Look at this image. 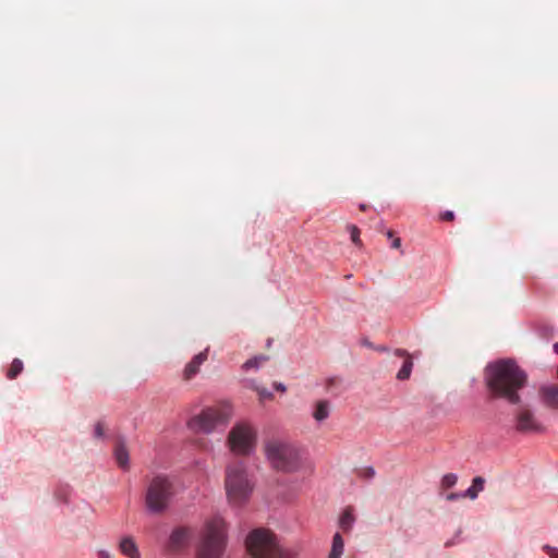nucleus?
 Returning a JSON list of instances; mask_svg holds the SVG:
<instances>
[{
	"instance_id": "b1692460",
	"label": "nucleus",
	"mask_w": 558,
	"mask_h": 558,
	"mask_svg": "<svg viewBox=\"0 0 558 558\" xmlns=\"http://www.w3.org/2000/svg\"><path fill=\"white\" fill-rule=\"evenodd\" d=\"M251 388L254 389L258 393L260 401L271 400L274 398L272 392H270L268 389H266L264 387L252 385Z\"/></svg>"
},
{
	"instance_id": "1a4fd4ad",
	"label": "nucleus",
	"mask_w": 558,
	"mask_h": 558,
	"mask_svg": "<svg viewBox=\"0 0 558 558\" xmlns=\"http://www.w3.org/2000/svg\"><path fill=\"white\" fill-rule=\"evenodd\" d=\"M514 427L519 433H542L544 426L527 405L520 407L514 414Z\"/></svg>"
},
{
	"instance_id": "dca6fc26",
	"label": "nucleus",
	"mask_w": 558,
	"mask_h": 558,
	"mask_svg": "<svg viewBox=\"0 0 558 558\" xmlns=\"http://www.w3.org/2000/svg\"><path fill=\"white\" fill-rule=\"evenodd\" d=\"M399 353H404L405 351H398ZM400 357L403 360L402 367L397 374V378L400 380L408 379L410 377L412 366H413V357L411 355L400 354Z\"/></svg>"
},
{
	"instance_id": "f8f14e48",
	"label": "nucleus",
	"mask_w": 558,
	"mask_h": 558,
	"mask_svg": "<svg viewBox=\"0 0 558 558\" xmlns=\"http://www.w3.org/2000/svg\"><path fill=\"white\" fill-rule=\"evenodd\" d=\"M207 351H202L195 355L184 368V379L190 380L193 376H195L198 373L201 365L207 361Z\"/></svg>"
},
{
	"instance_id": "6ab92c4d",
	"label": "nucleus",
	"mask_w": 558,
	"mask_h": 558,
	"mask_svg": "<svg viewBox=\"0 0 558 558\" xmlns=\"http://www.w3.org/2000/svg\"><path fill=\"white\" fill-rule=\"evenodd\" d=\"M344 549V543L339 533H336L332 538V546L329 558H341Z\"/></svg>"
},
{
	"instance_id": "c756f323",
	"label": "nucleus",
	"mask_w": 558,
	"mask_h": 558,
	"mask_svg": "<svg viewBox=\"0 0 558 558\" xmlns=\"http://www.w3.org/2000/svg\"><path fill=\"white\" fill-rule=\"evenodd\" d=\"M374 474H375V471H374L372 468H369V469H367V470H366V475H367L368 477L374 476Z\"/></svg>"
},
{
	"instance_id": "4be33fe9",
	"label": "nucleus",
	"mask_w": 558,
	"mask_h": 558,
	"mask_svg": "<svg viewBox=\"0 0 558 558\" xmlns=\"http://www.w3.org/2000/svg\"><path fill=\"white\" fill-rule=\"evenodd\" d=\"M23 371V362L19 359L13 360L10 368L8 369L7 377L14 379Z\"/></svg>"
},
{
	"instance_id": "4468645a",
	"label": "nucleus",
	"mask_w": 558,
	"mask_h": 558,
	"mask_svg": "<svg viewBox=\"0 0 558 558\" xmlns=\"http://www.w3.org/2000/svg\"><path fill=\"white\" fill-rule=\"evenodd\" d=\"M330 403L327 400H319L314 405L313 417L316 422H323L329 417Z\"/></svg>"
},
{
	"instance_id": "cd10ccee",
	"label": "nucleus",
	"mask_w": 558,
	"mask_h": 558,
	"mask_svg": "<svg viewBox=\"0 0 558 558\" xmlns=\"http://www.w3.org/2000/svg\"><path fill=\"white\" fill-rule=\"evenodd\" d=\"M97 557L98 558H112L113 555L109 551V550H106V549H99L97 551Z\"/></svg>"
},
{
	"instance_id": "ddd939ff",
	"label": "nucleus",
	"mask_w": 558,
	"mask_h": 558,
	"mask_svg": "<svg viewBox=\"0 0 558 558\" xmlns=\"http://www.w3.org/2000/svg\"><path fill=\"white\" fill-rule=\"evenodd\" d=\"M119 549L124 556L129 558H141L138 547L135 541L130 536L121 538L119 543Z\"/></svg>"
},
{
	"instance_id": "f3484780",
	"label": "nucleus",
	"mask_w": 558,
	"mask_h": 558,
	"mask_svg": "<svg viewBox=\"0 0 558 558\" xmlns=\"http://www.w3.org/2000/svg\"><path fill=\"white\" fill-rule=\"evenodd\" d=\"M354 521L353 508L347 507L340 517L339 526L342 531L348 532L352 529Z\"/></svg>"
},
{
	"instance_id": "f03ea898",
	"label": "nucleus",
	"mask_w": 558,
	"mask_h": 558,
	"mask_svg": "<svg viewBox=\"0 0 558 558\" xmlns=\"http://www.w3.org/2000/svg\"><path fill=\"white\" fill-rule=\"evenodd\" d=\"M227 545V529L221 517L206 521L196 547L197 558H220Z\"/></svg>"
},
{
	"instance_id": "aec40b11",
	"label": "nucleus",
	"mask_w": 558,
	"mask_h": 558,
	"mask_svg": "<svg viewBox=\"0 0 558 558\" xmlns=\"http://www.w3.org/2000/svg\"><path fill=\"white\" fill-rule=\"evenodd\" d=\"M268 356L264 354L256 355L248 361H246L242 368L244 371L257 369L260 365H263L266 361H268Z\"/></svg>"
},
{
	"instance_id": "bb28decb",
	"label": "nucleus",
	"mask_w": 558,
	"mask_h": 558,
	"mask_svg": "<svg viewBox=\"0 0 558 558\" xmlns=\"http://www.w3.org/2000/svg\"><path fill=\"white\" fill-rule=\"evenodd\" d=\"M460 498H465V496H463V493H450L446 496V500L448 501H456Z\"/></svg>"
},
{
	"instance_id": "20e7f679",
	"label": "nucleus",
	"mask_w": 558,
	"mask_h": 558,
	"mask_svg": "<svg viewBox=\"0 0 558 558\" xmlns=\"http://www.w3.org/2000/svg\"><path fill=\"white\" fill-rule=\"evenodd\" d=\"M246 547L254 558H293L289 549L283 548L278 537L269 530H253L246 537Z\"/></svg>"
},
{
	"instance_id": "5701e85b",
	"label": "nucleus",
	"mask_w": 558,
	"mask_h": 558,
	"mask_svg": "<svg viewBox=\"0 0 558 558\" xmlns=\"http://www.w3.org/2000/svg\"><path fill=\"white\" fill-rule=\"evenodd\" d=\"M458 477L453 473H448L442 476L440 487L442 489H448L453 487L457 484Z\"/></svg>"
},
{
	"instance_id": "2eb2a0df",
	"label": "nucleus",
	"mask_w": 558,
	"mask_h": 558,
	"mask_svg": "<svg viewBox=\"0 0 558 558\" xmlns=\"http://www.w3.org/2000/svg\"><path fill=\"white\" fill-rule=\"evenodd\" d=\"M114 457L120 468L126 470L129 468V452L122 440H119L114 447Z\"/></svg>"
},
{
	"instance_id": "6e6552de",
	"label": "nucleus",
	"mask_w": 558,
	"mask_h": 558,
	"mask_svg": "<svg viewBox=\"0 0 558 558\" xmlns=\"http://www.w3.org/2000/svg\"><path fill=\"white\" fill-rule=\"evenodd\" d=\"M257 434L247 423H236L229 432L227 444L236 456H248L256 447Z\"/></svg>"
},
{
	"instance_id": "a878e982",
	"label": "nucleus",
	"mask_w": 558,
	"mask_h": 558,
	"mask_svg": "<svg viewBox=\"0 0 558 558\" xmlns=\"http://www.w3.org/2000/svg\"><path fill=\"white\" fill-rule=\"evenodd\" d=\"M543 550L549 556V558H558V548L545 545Z\"/></svg>"
},
{
	"instance_id": "7ed1b4c3",
	"label": "nucleus",
	"mask_w": 558,
	"mask_h": 558,
	"mask_svg": "<svg viewBox=\"0 0 558 558\" xmlns=\"http://www.w3.org/2000/svg\"><path fill=\"white\" fill-rule=\"evenodd\" d=\"M264 451L271 466L278 471L293 472L301 464L299 448L287 440L268 439L264 444Z\"/></svg>"
},
{
	"instance_id": "412c9836",
	"label": "nucleus",
	"mask_w": 558,
	"mask_h": 558,
	"mask_svg": "<svg viewBox=\"0 0 558 558\" xmlns=\"http://www.w3.org/2000/svg\"><path fill=\"white\" fill-rule=\"evenodd\" d=\"M326 389L336 396L339 395L343 390L342 380L338 377L327 379Z\"/></svg>"
},
{
	"instance_id": "a211bd4d",
	"label": "nucleus",
	"mask_w": 558,
	"mask_h": 558,
	"mask_svg": "<svg viewBox=\"0 0 558 558\" xmlns=\"http://www.w3.org/2000/svg\"><path fill=\"white\" fill-rule=\"evenodd\" d=\"M485 481L481 476H476L472 481V485L463 493V496L475 499L478 496V493L484 489Z\"/></svg>"
},
{
	"instance_id": "9b49d317",
	"label": "nucleus",
	"mask_w": 558,
	"mask_h": 558,
	"mask_svg": "<svg viewBox=\"0 0 558 558\" xmlns=\"http://www.w3.org/2000/svg\"><path fill=\"white\" fill-rule=\"evenodd\" d=\"M539 399L543 405L558 410V386H544L539 389Z\"/></svg>"
},
{
	"instance_id": "423d86ee",
	"label": "nucleus",
	"mask_w": 558,
	"mask_h": 558,
	"mask_svg": "<svg viewBox=\"0 0 558 558\" xmlns=\"http://www.w3.org/2000/svg\"><path fill=\"white\" fill-rule=\"evenodd\" d=\"M173 494V484L167 476L157 475L153 477L145 495V505L148 511L151 513L163 512L168 508Z\"/></svg>"
},
{
	"instance_id": "f257e3e1",
	"label": "nucleus",
	"mask_w": 558,
	"mask_h": 558,
	"mask_svg": "<svg viewBox=\"0 0 558 558\" xmlns=\"http://www.w3.org/2000/svg\"><path fill=\"white\" fill-rule=\"evenodd\" d=\"M527 380V376L513 360H500L486 368V381L496 397L506 399L511 404H519V390Z\"/></svg>"
},
{
	"instance_id": "393cba45",
	"label": "nucleus",
	"mask_w": 558,
	"mask_h": 558,
	"mask_svg": "<svg viewBox=\"0 0 558 558\" xmlns=\"http://www.w3.org/2000/svg\"><path fill=\"white\" fill-rule=\"evenodd\" d=\"M94 435L96 438H102L105 435V426L102 422H97L94 429Z\"/></svg>"
},
{
	"instance_id": "39448f33",
	"label": "nucleus",
	"mask_w": 558,
	"mask_h": 558,
	"mask_svg": "<svg viewBox=\"0 0 558 558\" xmlns=\"http://www.w3.org/2000/svg\"><path fill=\"white\" fill-rule=\"evenodd\" d=\"M225 486L230 502L243 504L253 490L244 463L233 462L226 469Z\"/></svg>"
},
{
	"instance_id": "9d476101",
	"label": "nucleus",
	"mask_w": 558,
	"mask_h": 558,
	"mask_svg": "<svg viewBox=\"0 0 558 558\" xmlns=\"http://www.w3.org/2000/svg\"><path fill=\"white\" fill-rule=\"evenodd\" d=\"M193 533L192 530L187 526H177L172 530L169 541H168V550L172 554H178L183 551L189 547Z\"/></svg>"
},
{
	"instance_id": "c85d7f7f",
	"label": "nucleus",
	"mask_w": 558,
	"mask_h": 558,
	"mask_svg": "<svg viewBox=\"0 0 558 558\" xmlns=\"http://www.w3.org/2000/svg\"><path fill=\"white\" fill-rule=\"evenodd\" d=\"M274 388L280 392H286L287 390L286 386L281 383H275Z\"/></svg>"
},
{
	"instance_id": "0eeeda50",
	"label": "nucleus",
	"mask_w": 558,
	"mask_h": 558,
	"mask_svg": "<svg viewBox=\"0 0 558 558\" xmlns=\"http://www.w3.org/2000/svg\"><path fill=\"white\" fill-rule=\"evenodd\" d=\"M231 416L232 408L225 403L204 409L190 420L189 425L196 432L211 433L218 426L226 425Z\"/></svg>"
}]
</instances>
